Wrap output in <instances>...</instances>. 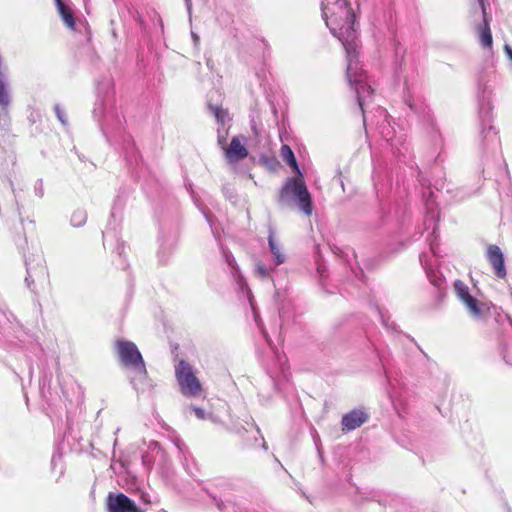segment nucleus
Here are the masks:
<instances>
[{"label": "nucleus", "instance_id": "35", "mask_svg": "<svg viewBox=\"0 0 512 512\" xmlns=\"http://www.w3.org/2000/svg\"><path fill=\"white\" fill-rule=\"evenodd\" d=\"M241 290H242V291H246V292H247V296H248L249 301H250V303H251V308H252V310H255L254 305H252L251 291H250V289L248 288V285L246 284V286H244V287H243V289H241Z\"/></svg>", "mask_w": 512, "mask_h": 512}, {"label": "nucleus", "instance_id": "31", "mask_svg": "<svg viewBox=\"0 0 512 512\" xmlns=\"http://www.w3.org/2000/svg\"><path fill=\"white\" fill-rule=\"evenodd\" d=\"M386 377H387V380H388V383H389V386H390V397L393 398V397H396L397 396V392H396V384L393 382L391 376L387 373L386 374Z\"/></svg>", "mask_w": 512, "mask_h": 512}, {"label": "nucleus", "instance_id": "18", "mask_svg": "<svg viewBox=\"0 0 512 512\" xmlns=\"http://www.w3.org/2000/svg\"><path fill=\"white\" fill-rule=\"evenodd\" d=\"M275 358L277 361L278 368H268V374L274 381V385L276 389H279L278 382L276 378L282 376L284 379H287V358L285 355L275 352Z\"/></svg>", "mask_w": 512, "mask_h": 512}, {"label": "nucleus", "instance_id": "40", "mask_svg": "<svg viewBox=\"0 0 512 512\" xmlns=\"http://www.w3.org/2000/svg\"><path fill=\"white\" fill-rule=\"evenodd\" d=\"M504 49L509 58L512 60V48L509 45H505Z\"/></svg>", "mask_w": 512, "mask_h": 512}, {"label": "nucleus", "instance_id": "3", "mask_svg": "<svg viewBox=\"0 0 512 512\" xmlns=\"http://www.w3.org/2000/svg\"><path fill=\"white\" fill-rule=\"evenodd\" d=\"M359 81H349L351 87L354 88L357 96V102L363 115L364 126H375L382 138L390 143L393 148H396L399 153L401 152L398 145H403L402 136L397 137L394 126L391 124L390 116L387 111L378 107L373 115H367L366 107L370 103L373 96V89L371 87L368 76L363 70L358 71L357 76Z\"/></svg>", "mask_w": 512, "mask_h": 512}, {"label": "nucleus", "instance_id": "41", "mask_svg": "<svg viewBox=\"0 0 512 512\" xmlns=\"http://www.w3.org/2000/svg\"><path fill=\"white\" fill-rule=\"evenodd\" d=\"M141 499L143 500L144 503H150V500L148 498V495L145 494V493H142L141 494Z\"/></svg>", "mask_w": 512, "mask_h": 512}, {"label": "nucleus", "instance_id": "7", "mask_svg": "<svg viewBox=\"0 0 512 512\" xmlns=\"http://www.w3.org/2000/svg\"><path fill=\"white\" fill-rule=\"evenodd\" d=\"M490 92L483 89L481 94L478 96L479 99V118L482 122L481 134L483 138L493 149H496L500 146V140L497 132L495 131L492 125H488L487 128L484 126L485 124H489L492 119V105L490 101Z\"/></svg>", "mask_w": 512, "mask_h": 512}, {"label": "nucleus", "instance_id": "2", "mask_svg": "<svg viewBox=\"0 0 512 512\" xmlns=\"http://www.w3.org/2000/svg\"><path fill=\"white\" fill-rule=\"evenodd\" d=\"M98 100L93 110L94 118L99 122L101 131L107 141L113 145L122 143V149L129 164H137V152L133 139L125 133V119L115 106L113 84L111 79H104L97 85Z\"/></svg>", "mask_w": 512, "mask_h": 512}, {"label": "nucleus", "instance_id": "9", "mask_svg": "<svg viewBox=\"0 0 512 512\" xmlns=\"http://www.w3.org/2000/svg\"><path fill=\"white\" fill-rule=\"evenodd\" d=\"M404 101L412 111L418 114L431 127H434V119L425 100L408 86H406L404 92Z\"/></svg>", "mask_w": 512, "mask_h": 512}, {"label": "nucleus", "instance_id": "32", "mask_svg": "<svg viewBox=\"0 0 512 512\" xmlns=\"http://www.w3.org/2000/svg\"><path fill=\"white\" fill-rule=\"evenodd\" d=\"M503 359L505 360L506 363L512 365V345L505 349L503 353Z\"/></svg>", "mask_w": 512, "mask_h": 512}, {"label": "nucleus", "instance_id": "42", "mask_svg": "<svg viewBox=\"0 0 512 512\" xmlns=\"http://www.w3.org/2000/svg\"><path fill=\"white\" fill-rule=\"evenodd\" d=\"M192 37H193L194 43L197 45L199 42V37L194 32H192Z\"/></svg>", "mask_w": 512, "mask_h": 512}, {"label": "nucleus", "instance_id": "1", "mask_svg": "<svg viewBox=\"0 0 512 512\" xmlns=\"http://www.w3.org/2000/svg\"><path fill=\"white\" fill-rule=\"evenodd\" d=\"M362 0H322V17L330 32L342 43L347 57V79L359 81L358 32L356 17Z\"/></svg>", "mask_w": 512, "mask_h": 512}, {"label": "nucleus", "instance_id": "37", "mask_svg": "<svg viewBox=\"0 0 512 512\" xmlns=\"http://www.w3.org/2000/svg\"><path fill=\"white\" fill-rule=\"evenodd\" d=\"M186 8L188 11L189 16L191 17L192 13V1L191 0H185Z\"/></svg>", "mask_w": 512, "mask_h": 512}, {"label": "nucleus", "instance_id": "25", "mask_svg": "<svg viewBox=\"0 0 512 512\" xmlns=\"http://www.w3.org/2000/svg\"><path fill=\"white\" fill-rule=\"evenodd\" d=\"M103 239H104V245L106 246L109 243L110 240L117 239L116 232L110 231V230H106L105 232H103ZM116 241H117L116 250H117L118 255L121 256L122 253H123V250H124V244L123 243H119L118 240H116Z\"/></svg>", "mask_w": 512, "mask_h": 512}, {"label": "nucleus", "instance_id": "17", "mask_svg": "<svg viewBox=\"0 0 512 512\" xmlns=\"http://www.w3.org/2000/svg\"><path fill=\"white\" fill-rule=\"evenodd\" d=\"M420 262H421L423 268L426 271V275H427V278H428L429 282L433 286L438 288L439 291H441L442 288H443L444 282H445L444 277L442 276V274L439 271L433 269L428 264L427 256L425 254L420 255Z\"/></svg>", "mask_w": 512, "mask_h": 512}, {"label": "nucleus", "instance_id": "20", "mask_svg": "<svg viewBox=\"0 0 512 512\" xmlns=\"http://www.w3.org/2000/svg\"><path fill=\"white\" fill-rule=\"evenodd\" d=\"M220 249H221L222 255H223L226 263L231 268V273H232L233 277L235 278V280H236V282L238 284L239 289H243V287L246 286V281L239 274V268H238V265L236 263V260H235L234 256L232 255V253L228 249H226L222 245H220Z\"/></svg>", "mask_w": 512, "mask_h": 512}, {"label": "nucleus", "instance_id": "38", "mask_svg": "<svg viewBox=\"0 0 512 512\" xmlns=\"http://www.w3.org/2000/svg\"><path fill=\"white\" fill-rule=\"evenodd\" d=\"M60 460H61V455H56V454L53 455L52 460H51L53 467H56L57 462Z\"/></svg>", "mask_w": 512, "mask_h": 512}, {"label": "nucleus", "instance_id": "6", "mask_svg": "<svg viewBox=\"0 0 512 512\" xmlns=\"http://www.w3.org/2000/svg\"><path fill=\"white\" fill-rule=\"evenodd\" d=\"M24 262L26 267V277L24 279L25 286L33 293H38L39 290L49 283V273L43 253L40 249H33L28 255H24Z\"/></svg>", "mask_w": 512, "mask_h": 512}, {"label": "nucleus", "instance_id": "23", "mask_svg": "<svg viewBox=\"0 0 512 512\" xmlns=\"http://www.w3.org/2000/svg\"><path fill=\"white\" fill-rule=\"evenodd\" d=\"M209 110L211 111V113L214 115V117L216 118V120L221 123V124H225L226 120H227V117H228V113L226 110H224L223 108L217 106V105H211L209 104Z\"/></svg>", "mask_w": 512, "mask_h": 512}, {"label": "nucleus", "instance_id": "30", "mask_svg": "<svg viewBox=\"0 0 512 512\" xmlns=\"http://www.w3.org/2000/svg\"><path fill=\"white\" fill-rule=\"evenodd\" d=\"M203 213H204V216H205L207 222L209 223V225L211 227V230H212V233H213L214 237L218 240L219 239V234H218L217 229H216V227L214 225L212 216L209 213H206V212H203Z\"/></svg>", "mask_w": 512, "mask_h": 512}, {"label": "nucleus", "instance_id": "19", "mask_svg": "<svg viewBox=\"0 0 512 512\" xmlns=\"http://www.w3.org/2000/svg\"><path fill=\"white\" fill-rule=\"evenodd\" d=\"M480 5L483 12V25L479 28V41L482 47L490 49L492 47L493 40L483 0H480Z\"/></svg>", "mask_w": 512, "mask_h": 512}, {"label": "nucleus", "instance_id": "4", "mask_svg": "<svg viewBox=\"0 0 512 512\" xmlns=\"http://www.w3.org/2000/svg\"><path fill=\"white\" fill-rule=\"evenodd\" d=\"M281 155L299 176L289 178L285 182L279 194V201L285 205L294 202L299 210L309 216L312 214V200L303 181V175L297 164L294 153L288 145H283Z\"/></svg>", "mask_w": 512, "mask_h": 512}, {"label": "nucleus", "instance_id": "24", "mask_svg": "<svg viewBox=\"0 0 512 512\" xmlns=\"http://www.w3.org/2000/svg\"><path fill=\"white\" fill-rule=\"evenodd\" d=\"M272 269L267 267L265 264L258 262L255 268V274L261 279H271L274 282L273 277L271 276Z\"/></svg>", "mask_w": 512, "mask_h": 512}, {"label": "nucleus", "instance_id": "45", "mask_svg": "<svg viewBox=\"0 0 512 512\" xmlns=\"http://www.w3.org/2000/svg\"><path fill=\"white\" fill-rule=\"evenodd\" d=\"M341 186L344 189V183L340 180Z\"/></svg>", "mask_w": 512, "mask_h": 512}, {"label": "nucleus", "instance_id": "29", "mask_svg": "<svg viewBox=\"0 0 512 512\" xmlns=\"http://www.w3.org/2000/svg\"><path fill=\"white\" fill-rule=\"evenodd\" d=\"M437 237L438 236L436 235V230L433 229V232H432L431 238H430V250L434 256H438L437 243H436Z\"/></svg>", "mask_w": 512, "mask_h": 512}, {"label": "nucleus", "instance_id": "22", "mask_svg": "<svg viewBox=\"0 0 512 512\" xmlns=\"http://www.w3.org/2000/svg\"><path fill=\"white\" fill-rule=\"evenodd\" d=\"M58 11L68 28H75V20L71 9L65 5L61 0H56Z\"/></svg>", "mask_w": 512, "mask_h": 512}, {"label": "nucleus", "instance_id": "26", "mask_svg": "<svg viewBox=\"0 0 512 512\" xmlns=\"http://www.w3.org/2000/svg\"><path fill=\"white\" fill-rule=\"evenodd\" d=\"M87 220V214L84 210H76L71 216V223L74 227H81Z\"/></svg>", "mask_w": 512, "mask_h": 512}, {"label": "nucleus", "instance_id": "12", "mask_svg": "<svg viewBox=\"0 0 512 512\" xmlns=\"http://www.w3.org/2000/svg\"><path fill=\"white\" fill-rule=\"evenodd\" d=\"M245 140L243 136H235L232 138L230 145L224 148L225 156L229 163L235 164L248 156Z\"/></svg>", "mask_w": 512, "mask_h": 512}, {"label": "nucleus", "instance_id": "5", "mask_svg": "<svg viewBox=\"0 0 512 512\" xmlns=\"http://www.w3.org/2000/svg\"><path fill=\"white\" fill-rule=\"evenodd\" d=\"M116 351L121 365L129 371V379L137 392H146L152 388L142 354L136 344L127 340L116 342Z\"/></svg>", "mask_w": 512, "mask_h": 512}, {"label": "nucleus", "instance_id": "21", "mask_svg": "<svg viewBox=\"0 0 512 512\" xmlns=\"http://www.w3.org/2000/svg\"><path fill=\"white\" fill-rule=\"evenodd\" d=\"M268 245H269L270 252L274 257L275 266L283 264L286 260V257H285V254L281 250V245L277 241V239L275 237V232L271 226L269 227Z\"/></svg>", "mask_w": 512, "mask_h": 512}, {"label": "nucleus", "instance_id": "15", "mask_svg": "<svg viewBox=\"0 0 512 512\" xmlns=\"http://www.w3.org/2000/svg\"><path fill=\"white\" fill-rule=\"evenodd\" d=\"M367 419L368 415L364 411L354 409L342 417L341 424L343 426V430L351 431L360 427L367 421Z\"/></svg>", "mask_w": 512, "mask_h": 512}, {"label": "nucleus", "instance_id": "33", "mask_svg": "<svg viewBox=\"0 0 512 512\" xmlns=\"http://www.w3.org/2000/svg\"><path fill=\"white\" fill-rule=\"evenodd\" d=\"M35 192L39 197L43 196V183L39 180L35 186Z\"/></svg>", "mask_w": 512, "mask_h": 512}, {"label": "nucleus", "instance_id": "16", "mask_svg": "<svg viewBox=\"0 0 512 512\" xmlns=\"http://www.w3.org/2000/svg\"><path fill=\"white\" fill-rule=\"evenodd\" d=\"M245 444L250 447L261 446L263 449H267L266 442L261 435L260 429L254 424L250 425V429H245L242 435Z\"/></svg>", "mask_w": 512, "mask_h": 512}, {"label": "nucleus", "instance_id": "44", "mask_svg": "<svg viewBox=\"0 0 512 512\" xmlns=\"http://www.w3.org/2000/svg\"><path fill=\"white\" fill-rule=\"evenodd\" d=\"M264 337L266 338L267 342H269L268 338H267V334L264 333Z\"/></svg>", "mask_w": 512, "mask_h": 512}, {"label": "nucleus", "instance_id": "43", "mask_svg": "<svg viewBox=\"0 0 512 512\" xmlns=\"http://www.w3.org/2000/svg\"><path fill=\"white\" fill-rule=\"evenodd\" d=\"M111 216H112L113 218L115 217V211H114V210L112 211Z\"/></svg>", "mask_w": 512, "mask_h": 512}, {"label": "nucleus", "instance_id": "10", "mask_svg": "<svg viewBox=\"0 0 512 512\" xmlns=\"http://www.w3.org/2000/svg\"><path fill=\"white\" fill-rule=\"evenodd\" d=\"M108 512H143L134 501L123 493H109L107 497Z\"/></svg>", "mask_w": 512, "mask_h": 512}, {"label": "nucleus", "instance_id": "34", "mask_svg": "<svg viewBox=\"0 0 512 512\" xmlns=\"http://www.w3.org/2000/svg\"><path fill=\"white\" fill-rule=\"evenodd\" d=\"M193 411H194V413H195L197 418L205 419V411L203 409L198 408V407H194Z\"/></svg>", "mask_w": 512, "mask_h": 512}, {"label": "nucleus", "instance_id": "11", "mask_svg": "<svg viewBox=\"0 0 512 512\" xmlns=\"http://www.w3.org/2000/svg\"><path fill=\"white\" fill-rule=\"evenodd\" d=\"M454 288L459 299L466 305L469 312L474 317H479L482 314L481 304L478 302L476 298L470 295L469 288L462 281H456L454 283Z\"/></svg>", "mask_w": 512, "mask_h": 512}, {"label": "nucleus", "instance_id": "36", "mask_svg": "<svg viewBox=\"0 0 512 512\" xmlns=\"http://www.w3.org/2000/svg\"><path fill=\"white\" fill-rule=\"evenodd\" d=\"M241 290H242V291H246V292H247V296H248L249 301H250V303H251V308H252V310H255L254 305H252L251 291H250V289L248 288V285L246 284V286H244V287H243V289H241Z\"/></svg>", "mask_w": 512, "mask_h": 512}, {"label": "nucleus", "instance_id": "14", "mask_svg": "<svg viewBox=\"0 0 512 512\" xmlns=\"http://www.w3.org/2000/svg\"><path fill=\"white\" fill-rule=\"evenodd\" d=\"M11 97L9 86L5 74L0 75V126L8 123L7 109L10 105Z\"/></svg>", "mask_w": 512, "mask_h": 512}, {"label": "nucleus", "instance_id": "39", "mask_svg": "<svg viewBox=\"0 0 512 512\" xmlns=\"http://www.w3.org/2000/svg\"><path fill=\"white\" fill-rule=\"evenodd\" d=\"M225 141H226V138L225 136H222V135H218V143L219 145L222 147V148H225L224 147V144H225Z\"/></svg>", "mask_w": 512, "mask_h": 512}, {"label": "nucleus", "instance_id": "8", "mask_svg": "<svg viewBox=\"0 0 512 512\" xmlns=\"http://www.w3.org/2000/svg\"><path fill=\"white\" fill-rule=\"evenodd\" d=\"M175 373L181 392L185 396L194 397L199 395L201 391V384L189 363L183 360L180 361L175 368Z\"/></svg>", "mask_w": 512, "mask_h": 512}, {"label": "nucleus", "instance_id": "27", "mask_svg": "<svg viewBox=\"0 0 512 512\" xmlns=\"http://www.w3.org/2000/svg\"><path fill=\"white\" fill-rule=\"evenodd\" d=\"M375 309L377 310L384 327L388 330H396L395 323L394 322L389 323L390 316L388 314L384 313L382 310H380L379 307H376Z\"/></svg>", "mask_w": 512, "mask_h": 512}, {"label": "nucleus", "instance_id": "28", "mask_svg": "<svg viewBox=\"0 0 512 512\" xmlns=\"http://www.w3.org/2000/svg\"><path fill=\"white\" fill-rule=\"evenodd\" d=\"M54 111L56 113L58 120L61 122V124L66 126L67 125L66 114L59 104H56L54 106Z\"/></svg>", "mask_w": 512, "mask_h": 512}, {"label": "nucleus", "instance_id": "13", "mask_svg": "<svg viewBox=\"0 0 512 512\" xmlns=\"http://www.w3.org/2000/svg\"><path fill=\"white\" fill-rule=\"evenodd\" d=\"M487 259L491 264L495 275L498 278H505L507 275L504 255L497 245H489L486 253Z\"/></svg>", "mask_w": 512, "mask_h": 512}]
</instances>
